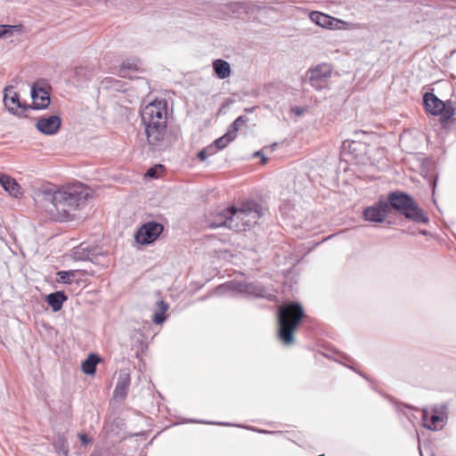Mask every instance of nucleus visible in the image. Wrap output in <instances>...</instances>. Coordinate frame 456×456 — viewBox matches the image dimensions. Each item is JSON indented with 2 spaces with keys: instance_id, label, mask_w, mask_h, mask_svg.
Masks as SVG:
<instances>
[{
  "instance_id": "20",
  "label": "nucleus",
  "mask_w": 456,
  "mask_h": 456,
  "mask_svg": "<svg viewBox=\"0 0 456 456\" xmlns=\"http://www.w3.org/2000/svg\"><path fill=\"white\" fill-rule=\"evenodd\" d=\"M213 69L215 70L216 75L220 79H224L231 75L230 64L224 60H216L213 62Z\"/></svg>"
},
{
  "instance_id": "30",
  "label": "nucleus",
  "mask_w": 456,
  "mask_h": 456,
  "mask_svg": "<svg viewBox=\"0 0 456 456\" xmlns=\"http://www.w3.org/2000/svg\"><path fill=\"white\" fill-rule=\"evenodd\" d=\"M254 155L255 156H261L262 157V163L263 164H265L267 162V158H265V156L261 155V153L259 151H256Z\"/></svg>"
},
{
  "instance_id": "28",
  "label": "nucleus",
  "mask_w": 456,
  "mask_h": 456,
  "mask_svg": "<svg viewBox=\"0 0 456 456\" xmlns=\"http://www.w3.org/2000/svg\"><path fill=\"white\" fill-rule=\"evenodd\" d=\"M213 150V147L212 146H209L208 148H205V149H202L199 153H198V158L201 160V161H204L205 159H207V158L209 156V155H212L215 153Z\"/></svg>"
},
{
  "instance_id": "33",
  "label": "nucleus",
  "mask_w": 456,
  "mask_h": 456,
  "mask_svg": "<svg viewBox=\"0 0 456 456\" xmlns=\"http://www.w3.org/2000/svg\"><path fill=\"white\" fill-rule=\"evenodd\" d=\"M343 25H344V28H346V23L345 21L343 22Z\"/></svg>"
},
{
  "instance_id": "18",
  "label": "nucleus",
  "mask_w": 456,
  "mask_h": 456,
  "mask_svg": "<svg viewBox=\"0 0 456 456\" xmlns=\"http://www.w3.org/2000/svg\"><path fill=\"white\" fill-rule=\"evenodd\" d=\"M130 385V377L128 373H123L118 379V382L114 390V397L118 400H124L126 396Z\"/></svg>"
},
{
  "instance_id": "17",
  "label": "nucleus",
  "mask_w": 456,
  "mask_h": 456,
  "mask_svg": "<svg viewBox=\"0 0 456 456\" xmlns=\"http://www.w3.org/2000/svg\"><path fill=\"white\" fill-rule=\"evenodd\" d=\"M230 207L216 213H213L208 220V225L210 228H217L221 226H226L230 229V217H231Z\"/></svg>"
},
{
  "instance_id": "31",
  "label": "nucleus",
  "mask_w": 456,
  "mask_h": 456,
  "mask_svg": "<svg viewBox=\"0 0 456 456\" xmlns=\"http://www.w3.org/2000/svg\"><path fill=\"white\" fill-rule=\"evenodd\" d=\"M297 115H301L302 111L299 109L295 110Z\"/></svg>"
},
{
  "instance_id": "3",
  "label": "nucleus",
  "mask_w": 456,
  "mask_h": 456,
  "mask_svg": "<svg viewBox=\"0 0 456 456\" xmlns=\"http://www.w3.org/2000/svg\"><path fill=\"white\" fill-rule=\"evenodd\" d=\"M304 315L302 305L297 302L285 304L279 308L277 336L283 345H294L295 334Z\"/></svg>"
},
{
  "instance_id": "19",
  "label": "nucleus",
  "mask_w": 456,
  "mask_h": 456,
  "mask_svg": "<svg viewBox=\"0 0 456 456\" xmlns=\"http://www.w3.org/2000/svg\"><path fill=\"white\" fill-rule=\"evenodd\" d=\"M67 300V296L62 291L51 293L46 297L47 304L54 312L61 309L63 303Z\"/></svg>"
},
{
  "instance_id": "23",
  "label": "nucleus",
  "mask_w": 456,
  "mask_h": 456,
  "mask_svg": "<svg viewBox=\"0 0 456 456\" xmlns=\"http://www.w3.org/2000/svg\"><path fill=\"white\" fill-rule=\"evenodd\" d=\"M235 134L233 131H227L225 134L216 139L214 143L215 146L221 150L225 148L231 142H232L235 139Z\"/></svg>"
},
{
  "instance_id": "29",
  "label": "nucleus",
  "mask_w": 456,
  "mask_h": 456,
  "mask_svg": "<svg viewBox=\"0 0 456 456\" xmlns=\"http://www.w3.org/2000/svg\"><path fill=\"white\" fill-rule=\"evenodd\" d=\"M78 438L80 439L81 443L86 445L88 442H89V439L87 437L86 435L85 434H78Z\"/></svg>"
},
{
  "instance_id": "7",
  "label": "nucleus",
  "mask_w": 456,
  "mask_h": 456,
  "mask_svg": "<svg viewBox=\"0 0 456 456\" xmlns=\"http://www.w3.org/2000/svg\"><path fill=\"white\" fill-rule=\"evenodd\" d=\"M447 419V407L445 404L436 405L429 411L423 410L422 419L424 427L430 430L441 429Z\"/></svg>"
},
{
  "instance_id": "4",
  "label": "nucleus",
  "mask_w": 456,
  "mask_h": 456,
  "mask_svg": "<svg viewBox=\"0 0 456 456\" xmlns=\"http://www.w3.org/2000/svg\"><path fill=\"white\" fill-rule=\"evenodd\" d=\"M230 229L245 232L253 227L262 216L261 206L254 200H244L230 207Z\"/></svg>"
},
{
  "instance_id": "14",
  "label": "nucleus",
  "mask_w": 456,
  "mask_h": 456,
  "mask_svg": "<svg viewBox=\"0 0 456 456\" xmlns=\"http://www.w3.org/2000/svg\"><path fill=\"white\" fill-rule=\"evenodd\" d=\"M310 19L318 26L330 29L339 28V24L342 23L341 20L320 12H312L310 13Z\"/></svg>"
},
{
  "instance_id": "10",
  "label": "nucleus",
  "mask_w": 456,
  "mask_h": 456,
  "mask_svg": "<svg viewBox=\"0 0 456 456\" xmlns=\"http://www.w3.org/2000/svg\"><path fill=\"white\" fill-rule=\"evenodd\" d=\"M332 69L329 64H320L309 69L308 78L311 85L316 89L324 87V83L331 76Z\"/></svg>"
},
{
  "instance_id": "22",
  "label": "nucleus",
  "mask_w": 456,
  "mask_h": 456,
  "mask_svg": "<svg viewBox=\"0 0 456 456\" xmlns=\"http://www.w3.org/2000/svg\"><path fill=\"white\" fill-rule=\"evenodd\" d=\"M102 359L95 354H90L88 357L81 363L82 370H95L96 365L101 362Z\"/></svg>"
},
{
  "instance_id": "1",
  "label": "nucleus",
  "mask_w": 456,
  "mask_h": 456,
  "mask_svg": "<svg viewBox=\"0 0 456 456\" xmlns=\"http://www.w3.org/2000/svg\"><path fill=\"white\" fill-rule=\"evenodd\" d=\"M47 204L45 210L57 222H68L77 216L81 202L86 200V188L80 183H68L54 189L45 190Z\"/></svg>"
},
{
  "instance_id": "13",
  "label": "nucleus",
  "mask_w": 456,
  "mask_h": 456,
  "mask_svg": "<svg viewBox=\"0 0 456 456\" xmlns=\"http://www.w3.org/2000/svg\"><path fill=\"white\" fill-rule=\"evenodd\" d=\"M0 184L10 196L16 199L22 197L21 186L13 177L5 174H0Z\"/></svg>"
},
{
  "instance_id": "12",
  "label": "nucleus",
  "mask_w": 456,
  "mask_h": 456,
  "mask_svg": "<svg viewBox=\"0 0 456 456\" xmlns=\"http://www.w3.org/2000/svg\"><path fill=\"white\" fill-rule=\"evenodd\" d=\"M61 121L58 116L42 118L37 120L36 127L45 134H54L60 129Z\"/></svg>"
},
{
  "instance_id": "8",
  "label": "nucleus",
  "mask_w": 456,
  "mask_h": 456,
  "mask_svg": "<svg viewBox=\"0 0 456 456\" xmlns=\"http://www.w3.org/2000/svg\"><path fill=\"white\" fill-rule=\"evenodd\" d=\"M391 213V208L387 200H379L372 206L367 207L363 210V216L369 222L381 223Z\"/></svg>"
},
{
  "instance_id": "25",
  "label": "nucleus",
  "mask_w": 456,
  "mask_h": 456,
  "mask_svg": "<svg viewBox=\"0 0 456 456\" xmlns=\"http://www.w3.org/2000/svg\"><path fill=\"white\" fill-rule=\"evenodd\" d=\"M59 281L70 283L76 275V271H61L57 273Z\"/></svg>"
},
{
  "instance_id": "32",
  "label": "nucleus",
  "mask_w": 456,
  "mask_h": 456,
  "mask_svg": "<svg viewBox=\"0 0 456 456\" xmlns=\"http://www.w3.org/2000/svg\"><path fill=\"white\" fill-rule=\"evenodd\" d=\"M344 366L345 367H347V368H352L350 365H348L347 363L344 362Z\"/></svg>"
},
{
  "instance_id": "5",
  "label": "nucleus",
  "mask_w": 456,
  "mask_h": 456,
  "mask_svg": "<svg viewBox=\"0 0 456 456\" xmlns=\"http://www.w3.org/2000/svg\"><path fill=\"white\" fill-rule=\"evenodd\" d=\"M387 201L389 203L391 209L397 210L407 219L422 224L428 222V217L425 212L419 208L411 197L405 193L391 192Z\"/></svg>"
},
{
  "instance_id": "15",
  "label": "nucleus",
  "mask_w": 456,
  "mask_h": 456,
  "mask_svg": "<svg viewBox=\"0 0 456 456\" xmlns=\"http://www.w3.org/2000/svg\"><path fill=\"white\" fill-rule=\"evenodd\" d=\"M143 70L139 60L128 59L119 66L118 74L121 77L133 78V73L142 72Z\"/></svg>"
},
{
  "instance_id": "24",
  "label": "nucleus",
  "mask_w": 456,
  "mask_h": 456,
  "mask_svg": "<svg viewBox=\"0 0 456 456\" xmlns=\"http://www.w3.org/2000/svg\"><path fill=\"white\" fill-rule=\"evenodd\" d=\"M21 25H0V37L12 35L13 31H20Z\"/></svg>"
},
{
  "instance_id": "21",
  "label": "nucleus",
  "mask_w": 456,
  "mask_h": 456,
  "mask_svg": "<svg viewBox=\"0 0 456 456\" xmlns=\"http://www.w3.org/2000/svg\"><path fill=\"white\" fill-rule=\"evenodd\" d=\"M168 309V305L165 303L163 300H159L157 303V310L153 314L152 321L156 324H161L167 318V311Z\"/></svg>"
},
{
  "instance_id": "6",
  "label": "nucleus",
  "mask_w": 456,
  "mask_h": 456,
  "mask_svg": "<svg viewBox=\"0 0 456 456\" xmlns=\"http://www.w3.org/2000/svg\"><path fill=\"white\" fill-rule=\"evenodd\" d=\"M423 103L426 111L433 116H440L442 122L451 119L456 112L452 102H444L433 93H426L423 95Z\"/></svg>"
},
{
  "instance_id": "2",
  "label": "nucleus",
  "mask_w": 456,
  "mask_h": 456,
  "mask_svg": "<svg viewBox=\"0 0 456 456\" xmlns=\"http://www.w3.org/2000/svg\"><path fill=\"white\" fill-rule=\"evenodd\" d=\"M141 118L149 144L155 146L163 141L167 120V100L155 99L145 104Z\"/></svg>"
},
{
  "instance_id": "16",
  "label": "nucleus",
  "mask_w": 456,
  "mask_h": 456,
  "mask_svg": "<svg viewBox=\"0 0 456 456\" xmlns=\"http://www.w3.org/2000/svg\"><path fill=\"white\" fill-rule=\"evenodd\" d=\"M4 103L12 112H17L19 110L24 109L20 102L18 93L14 91L12 86L4 89Z\"/></svg>"
},
{
  "instance_id": "9",
  "label": "nucleus",
  "mask_w": 456,
  "mask_h": 456,
  "mask_svg": "<svg viewBox=\"0 0 456 456\" xmlns=\"http://www.w3.org/2000/svg\"><path fill=\"white\" fill-rule=\"evenodd\" d=\"M163 232V225L156 222L142 224L135 234V240L140 244H150Z\"/></svg>"
},
{
  "instance_id": "27",
  "label": "nucleus",
  "mask_w": 456,
  "mask_h": 456,
  "mask_svg": "<svg viewBox=\"0 0 456 456\" xmlns=\"http://www.w3.org/2000/svg\"><path fill=\"white\" fill-rule=\"evenodd\" d=\"M164 171V167L162 165H156L152 167H151L146 172V176L151 178H158Z\"/></svg>"
},
{
  "instance_id": "26",
  "label": "nucleus",
  "mask_w": 456,
  "mask_h": 456,
  "mask_svg": "<svg viewBox=\"0 0 456 456\" xmlns=\"http://www.w3.org/2000/svg\"><path fill=\"white\" fill-rule=\"evenodd\" d=\"M246 121L247 118L244 116H240L233 121L228 131H233L236 136L237 132L243 125H245Z\"/></svg>"
},
{
  "instance_id": "11",
  "label": "nucleus",
  "mask_w": 456,
  "mask_h": 456,
  "mask_svg": "<svg viewBox=\"0 0 456 456\" xmlns=\"http://www.w3.org/2000/svg\"><path fill=\"white\" fill-rule=\"evenodd\" d=\"M31 96L35 109H45L50 104L49 93L40 85L39 82H36L33 85Z\"/></svg>"
}]
</instances>
